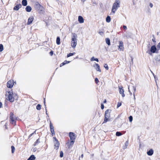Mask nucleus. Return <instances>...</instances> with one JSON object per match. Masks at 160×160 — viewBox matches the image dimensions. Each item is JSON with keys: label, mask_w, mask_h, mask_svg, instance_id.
Instances as JSON below:
<instances>
[{"label": "nucleus", "mask_w": 160, "mask_h": 160, "mask_svg": "<svg viewBox=\"0 0 160 160\" xmlns=\"http://www.w3.org/2000/svg\"><path fill=\"white\" fill-rule=\"evenodd\" d=\"M34 7L35 9L39 13H42L43 8L38 2H35L34 4Z\"/></svg>", "instance_id": "obj_1"}, {"label": "nucleus", "mask_w": 160, "mask_h": 160, "mask_svg": "<svg viewBox=\"0 0 160 160\" xmlns=\"http://www.w3.org/2000/svg\"><path fill=\"white\" fill-rule=\"evenodd\" d=\"M72 38L71 46L73 48H74L76 47L77 44V35L75 33H72Z\"/></svg>", "instance_id": "obj_2"}, {"label": "nucleus", "mask_w": 160, "mask_h": 160, "mask_svg": "<svg viewBox=\"0 0 160 160\" xmlns=\"http://www.w3.org/2000/svg\"><path fill=\"white\" fill-rule=\"evenodd\" d=\"M120 1L119 0H116L115 2L113 3L112 8V12L114 13H115L118 8L120 7Z\"/></svg>", "instance_id": "obj_3"}, {"label": "nucleus", "mask_w": 160, "mask_h": 160, "mask_svg": "<svg viewBox=\"0 0 160 160\" xmlns=\"http://www.w3.org/2000/svg\"><path fill=\"white\" fill-rule=\"evenodd\" d=\"M111 112V110L107 109L105 112V118L103 123L106 122L108 120V119L110 117V113Z\"/></svg>", "instance_id": "obj_4"}, {"label": "nucleus", "mask_w": 160, "mask_h": 160, "mask_svg": "<svg viewBox=\"0 0 160 160\" xmlns=\"http://www.w3.org/2000/svg\"><path fill=\"white\" fill-rule=\"evenodd\" d=\"M13 94V92L11 90L8 92H7L6 93V96H8V100L11 102H13L14 100V98L12 97Z\"/></svg>", "instance_id": "obj_5"}, {"label": "nucleus", "mask_w": 160, "mask_h": 160, "mask_svg": "<svg viewBox=\"0 0 160 160\" xmlns=\"http://www.w3.org/2000/svg\"><path fill=\"white\" fill-rule=\"evenodd\" d=\"M15 117H14V114L12 112H11L10 114V123L14 125H16V121L15 120Z\"/></svg>", "instance_id": "obj_6"}, {"label": "nucleus", "mask_w": 160, "mask_h": 160, "mask_svg": "<svg viewBox=\"0 0 160 160\" xmlns=\"http://www.w3.org/2000/svg\"><path fill=\"white\" fill-rule=\"evenodd\" d=\"M53 139L54 140V141H53L54 144V148H56V149L57 150L59 148L60 143L55 137H54L53 138Z\"/></svg>", "instance_id": "obj_7"}, {"label": "nucleus", "mask_w": 160, "mask_h": 160, "mask_svg": "<svg viewBox=\"0 0 160 160\" xmlns=\"http://www.w3.org/2000/svg\"><path fill=\"white\" fill-rule=\"evenodd\" d=\"M153 61L154 64H156V63H157L158 62L160 61V55H158L156 56Z\"/></svg>", "instance_id": "obj_8"}, {"label": "nucleus", "mask_w": 160, "mask_h": 160, "mask_svg": "<svg viewBox=\"0 0 160 160\" xmlns=\"http://www.w3.org/2000/svg\"><path fill=\"white\" fill-rule=\"evenodd\" d=\"M150 51L153 53L155 52L158 53V50H157L156 46L154 45L152 46L151 47Z\"/></svg>", "instance_id": "obj_9"}, {"label": "nucleus", "mask_w": 160, "mask_h": 160, "mask_svg": "<svg viewBox=\"0 0 160 160\" xmlns=\"http://www.w3.org/2000/svg\"><path fill=\"white\" fill-rule=\"evenodd\" d=\"M69 135L71 140H75L76 137L75 134L74 133L70 132L69 133Z\"/></svg>", "instance_id": "obj_10"}, {"label": "nucleus", "mask_w": 160, "mask_h": 160, "mask_svg": "<svg viewBox=\"0 0 160 160\" xmlns=\"http://www.w3.org/2000/svg\"><path fill=\"white\" fill-rule=\"evenodd\" d=\"M50 129L51 132L53 136V134H55V133L54 131V127L51 122L50 121Z\"/></svg>", "instance_id": "obj_11"}, {"label": "nucleus", "mask_w": 160, "mask_h": 160, "mask_svg": "<svg viewBox=\"0 0 160 160\" xmlns=\"http://www.w3.org/2000/svg\"><path fill=\"white\" fill-rule=\"evenodd\" d=\"M13 84V81H9L7 83V86L8 88H12V87Z\"/></svg>", "instance_id": "obj_12"}, {"label": "nucleus", "mask_w": 160, "mask_h": 160, "mask_svg": "<svg viewBox=\"0 0 160 160\" xmlns=\"http://www.w3.org/2000/svg\"><path fill=\"white\" fill-rule=\"evenodd\" d=\"M93 66L95 68V69L97 71H98L100 72H101V70L100 69V66L98 64L95 63Z\"/></svg>", "instance_id": "obj_13"}, {"label": "nucleus", "mask_w": 160, "mask_h": 160, "mask_svg": "<svg viewBox=\"0 0 160 160\" xmlns=\"http://www.w3.org/2000/svg\"><path fill=\"white\" fill-rule=\"evenodd\" d=\"M22 7V5L21 4H19L17 5L13 8V10H14L17 11L19 9Z\"/></svg>", "instance_id": "obj_14"}, {"label": "nucleus", "mask_w": 160, "mask_h": 160, "mask_svg": "<svg viewBox=\"0 0 160 160\" xmlns=\"http://www.w3.org/2000/svg\"><path fill=\"white\" fill-rule=\"evenodd\" d=\"M33 20V18L32 16L29 17L28 19V21L27 22L28 25L30 24L32 22Z\"/></svg>", "instance_id": "obj_15"}, {"label": "nucleus", "mask_w": 160, "mask_h": 160, "mask_svg": "<svg viewBox=\"0 0 160 160\" xmlns=\"http://www.w3.org/2000/svg\"><path fill=\"white\" fill-rule=\"evenodd\" d=\"M120 50H123V42L122 41H119V45L118 46Z\"/></svg>", "instance_id": "obj_16"}, {"label": "nucleus", "mask_w": 160, "mask_h": 160, "mask_svg": "<svg viewBox=\"0 0 160 160\" xmlns=\"http://www.w3.org/2000/svg\"><path fill=\"white\" fill-rule=\"evenodd\" d=\"M119 90L120 93L122 94V97H124L125 96V94L124 93V91L123 89H122V88H119Z\"/></svg>", "instance_id": "obj_17"}, {"label": "nucleus", "mask_w": 160, "mask_h": 160, "mask_svg": "<svg viewBox=\"0 0 160 160\" xmlns=\"http://www.w3.org/2000/svg\"><path fill=\"white\" fill-rule=\"evenodd\" d=\"M147 153L148 155L152 156L153 153V150L152 149H151L147 152Z\"/></svg>", "instance_id": "obj_18"}, {"label": "nucleus", "mask_w": 160, "mask_h": 160, "mask_svg": "<svg viewBox=\"0 0 160 160\" xmlns=\"http://www.w3.org/2000/svg\"><path fill=\"white\" fill-rule=\"evenodd\" d=\"M78 21L80 23H82L84 22V19L81 16H79L78 17Z\"/></svg>", "instance_id": "obj_19"}, {"label": "nucleus", "mask_w": 160, "mask_h": 160, "mask_svg": "<svg viewBox=\"0 0 160 160\" xmlns=\"http://www.w3.org/2000/svg\"><path fill=\"white\" fill-rule=\"evenodd\" d=\"M32 8L29 6H27L25 8L26 11L28 12H30L32 10Z\"/></svg>", "instance_id": "obj_20"}, {"label": "nucleus", "mask_w": 160, "mask_h": 160, "mask_svg": "<svg viewBox=\"0 0 160 160\" xmlns=\"http://www.w3.org/2000/svg\"><path fill=\"white\" fill-rule=\"evenodd\" d=\"M36 158V157L33 155H32L30 157L28 158L27 160H34Z\"/></svg>", "instance_id": "obj_21"}, {"label": "nucleus", "mask_w": 160, "mask_h": 160, "mask_svg": "<svg viewBox=\"0 0 160 160\" xmlns=\"http://www.w3.org/2000/svg\"><path fill=\"white\" fill-rule=\"evenodd\" d=\"M70 62L69 61H67V60L65 61L62 63H61L60 65V67H61L62 66L65 65L66 64L69 63Z\"/></svg>", "instance_id": "obj_22"}, {"label": "nucleus", "mask_w": 160, "mask_h": 160, "mask_svg": "<svg viewBox=\"0 0 160 160\" xmlns=\"http://www.w3.org/2000/svg\"><path fill=\"white\" fill-rule=\"evenodd\" d=\"M105 41L106 43L108 45V46H110L111 45L110 39L109 38H106L105 39Z\"/></svg>", "instance_id": "obj_23"}, {"label": "nucleus", "mask_w": 160, "mask_h": 160, "mask_svg": "<svg viewBox=\"0 0 160 160\" xmlns=\"http://www.w3.org/2000/svg\"><path fill=\"white\" fill-rule=\"evenodd\" d=\"M132 88H133V96H134V100L135 99V92H136V86H132Z\"/></svg>", "instance_id": "obj_24"}, {"label": "nucleus", "mask_w": 160, "mask_h": 160, "mask_svg": "<svg viewBox=\"0 0 160 160\" xmlns=\"http://www.w3.org/2000/svg\"><path fill=\"white\" fill-rule=\"evenodd\" d=\"M22 3L23 6H26L27 5V0H22Z\"/></svg>", "instance_id": "obj_25"}, {"label": "nucleus", "mask_w": 160, "mask_h": 160, "mask_svg": "<svg viewBox=\"0 0 160 160\" xmlns=\"http://www.w3.org/2000/svg\"><path fill=\"white\" fill-rule=\"evenodd\" d=\"M56 43L57 45H59L60 43V39L59 37H58L56 39Z\"/></svg>", "instance_id": "obj_26"}, {"label": "nucleus", "mask_w": 160, "mask_h": 160, "mask_svg": "<svg viewBox=\"0 0 160 160\" xmlns=\"http://www.w3.org/2000/svg\"><path fill=\"white\" fill-rule=\"evenodd\" d=\"M111 18L110 17L108 16L106 18V20L107 22H109L111 21Z\"/></svg>", "instance_id": "obj_27"}, {"label": "nucleus", "mask_w": 160, "mask_h": 160, "mask_svg": "<svg viewBox=\"0 0 160 160\" xmlns=\"http://www.w3.org/2000/svg\"><path fill=\"white\" fill-rule=\"evenodd\" d=\"M75 54V53L74 52H73V53H69V54H67V57L68 58L70 56L73 55Z\"/></svg>", "instance_id": "obj_28"}, {"label": "nucleus", "mask_w": 160, "mask_h": 160, "mask_svg": "<svg viewBox=\"0 0 160 160\" xmlns=\"http://www.w3.org/2000/svg\"><path fill=\"white\" fill-rule=\"evenodd\" d=\"M40 142L39 141V138H38V139H37L36 141L35 142L34 145V146H36Z\"/></svg>", "instance_id": "obj_29"}, {"label": "nucleus", "mask_w": 160, "mask_h": 160, "mask_svg": "<svg viewBox=\"0 0 160 160\" xmlns=\"http://www.w3.org/2000/svg\"><path fill=\"white\" fill-rule=\"evenodd\" d=\"M91 61H95L97 62H98V60L97 58H95L94 57H92L91 59Z\"/></svg>", "instance_id": "obj_30"}, {"label": "nucleus", "mask_w": 160, "mask_h": 160, "mask_svg": "<svg viewBox=\"0 0 160 160\" xmlns=\"http://www.w3.org/2000/svg\"><path fill=\"white\" fill-rule=\"evenodd\" d=\"M122 135V133L119 132H117L116 133V135L117 136H120Z\"/></svg>", "instance_id": "obj_31"}, {"label": "nucleus", "mask_w": 160, "mask_h": 160, "mask_svg": "<svg viewBox=\"0 0 160 160\" xmlns=\"http://www.w3.org/2000/svg\"><path fill=\"white\" fill-rule=\"evenodd\" d=\"M36 109L38 110H40L41 109V105L39 104H38L36 106Z\"/></svg>", "instance_id": "obj_32"}, {"label": "nucleus", "mask_w": 160, "mask_h": 160, "mask_svg": "<svg viewBox=\"0 0 160 160\" xmlns=\"http://www.w3.org/2000/svg\"><path fill=\"white\" fill-rule=\"evenodd\" d=\"M11 151H12V153H13L14 152L15 148V147L13 146H12L11 147Z\"/></svg>", "instance_id": "obj_33"}, {"label": "nucleus", "mask_w": 160, "mask_h": 160, "mask_svg": "<svg viewBox=\"0 0 160 160\" xmlns=\"http://www.w3.org/2000/svg\"><path fill=\"white\" fill-rule=\"evenodd\" d=\"M3 49V45L1 44H0V52H2Z\"/></svg>", "instance_id": "obj_34"}, {"label": "nucleus", "mask_w": 160, "mask_h": 160, "mask_svg": "<svg viewBox=\"0 0 160 160\" xmlns=\"http://www.w3.org/2000/svg\"><path fill=\"white\" fill-rule=\"evenodd\" d=\"M129 121L130 122H132L133 120V118L132 116H130L129 117Z\"/></svg>", "instance_id": "obj_35"}, {"label": "nucleus", "mask_w": 160, "mask_h": 160, "mask_svg": "<svg viewBox=\"0 0 160 160\" xmlns=\"http://www.w3.org/2000/svg\"><path fill=\"white\" fill-rule=\"evenodd\" d=\"M63 156V152L62 151H61L60 152V157L61 158H62Z\"/></svg>", "instance_id": "obj_36"}, {"label": "nucleus", "mask_w": 160, "mask_h": 160, "mask_svg": "<svg viewBox=\"0 0 160 160\" xmlns=\"http://www.w3.org/2000/svg\"><path fill=\"white\" fill-rule=\"evenodd\" d=\"M75 142V140H71V142H70V145H72Z\"/></svg>", "instance_id": "obj_37"}, {"label": "nucleus", "mask_w": 160, "mask_h": 160, "mask_svg": "<svg viewBox=\"0 0 160 160\" xmlns=\"http://www.w3.org/2000/svg\"><path fill=\"white\" fill-rule=\"evenodd\" d=\"M104 68H105V69L107 70H108V65L107 64H105L104 65Z\"/></svg>", "instance_id": "obj_38"}, {"label": "nucleus", "mask_w": 160, "mask_h": 160, "mask_svg": "<svg viewBox=\"0 0 160 160\" xmlns=\"http://www.w3.org/2000/svg\"><path fill=\"white\" fill-rule=\"evenodd\" d=\"M152 37L153 38L152 39V42H156L155 41V37H154V35H153Z\"/></svg>", "instance_id": "obj_39"}, {"label": "nucleus", "mask_w": 160, "mask_h": 160, "mask_svg": "<svg viewBox=\"0 0 160 160\" xmlns=\"http://www.w3.org/2000/svg\"><path fill=\"white\" fill-rule=\"evenodd\" d=\"M157 48H158V50H159L160 49V42H159L158 45L157 46Z\"/></svg>", "instance_id": "obj_40"}, {"label": "nucleus", "mask_w": 160, "mask_h": 160, "mask_svg": "<svg viewBox=\"0 0 160 160\" xmlns=\"http://www.w3.org/2000/svg\"><path fill=\"white\" fill-rule=\"evenodd\" d=\"M34 133H36V131H35L33 132L29 136L28 138H29L31 137Z\"/></svg>", "instance_id": "obj_41"}, {"label": "nucleus", "mask_w": 160, "mask_h": 160, "mask_svg": "<svg viewBox=\"0 0 160 160\" xmlns=\"http://www.w3.org/2000/svg\"><path fill=\"white\" fill-rule=\"evenodd\" d=\"M95 81L96 83H98V82H99L98 80V79L97 78H95Z\"/></svg>", "instance_id": "obj_42"}, {"label": "nucleus", "mask_w": 160, "mask_h": 160, "mask_svg": "<svg viewBox=\"0 0 160 160\" xmlns=\"http://www.w3.org/2000/svg\"><path fill=\"white\" fill-rule=\"evenodd\" d=\"M122 105V103L121 102H118L117 105V108H118L119 107H120Z\"/></svg>", "instance_id": "obj_43"}, {"label": "nucleus", "mask_w": 160, "mask_h": 160, "mask_svg": "<svg viewBox=\"0 0 160 160\" xmlns=\"http://www.w3.org/2000/svg\"><path fill=\"white\" fill-rule=\"evenodd\" d=\"M101 109H103V108H104V105L102 103L101 104Z\"/></svg>", "instance_id": "obj_44"}, {"label": "nucleus", "mask_w": 160, "mask_h": 160, "mask_svg": "<svg viewBox=\"0 0 160 160\" xmlns=\"http://www.w3.org/2000/svg\"><path fill=\"white\" fill-rule=\"evenodd\" d=\"M83 154H82L81 155V156L79 158V160H81V158H83Z\"/></svg>", "instance_id": "obj_45"}, {"label": "nucleus", "mask_w": 160, "mask_h": 160, "mask_svg": "<svg viewBox=\"0 0 160 160\" xmlns=\"http://www.w3.org/2000/svg\"><path fill=\"white\" fill-rule=\"evenodd\" d=\"M49 53L51 56H52L53 53V52L52 51H51Z\"/></svg>", "instance_id": "obj_46"}, {"label": "nucleus", "mask_w": 160, "mask_h": 160, "mask_svg": "<svg viewBox=\"0 0 160 160\" xmlns=\"http://www.w3.org/2000/svg\"><path fill=\"white\" fill-rule=\"evenodd\" d=\"M37 150V148H34L32 149V151L33 152H35Z\"/></svg>", "instance_id": "obj_47"}, {"label": "nucleus", "mask_w": 160, "mask_h": 160, "mask_svg": "<svg viewBox=\"0 0 160 160\" xmlns=\"http://www.w3.org/2000/svg\"><path fill=\"white\" fill-rule=\"evenodd\" d=\"M98 33L101 35H102V34L103 33V32L102 31L100 32H98Z\"/></svg>", "instance_id": "obj_48"}, {"label": "nucleus", "mask_w": 160, "mask_h": 160, "mask_svg": "<svg viewBox=\"0 0 160 160\" xmlns=\"http://www.w3.org/2000/svg\"><path fill=\"white\" fill-rule=\"evenodd\" d=\"M43 103H44V105L45 106V107H46V105L45 104V98L44 99Z\"/></svg>", "instance_id": "obj_49"}, {"label": "nucleus", "mask_w": 160, "mask_h": 160, "mask_svg": "<svg viewBox=\"0 0 160 160\" xmlns=\"http://www.w3.org/2000/svg\"><path fill=\"white\" fill-rule=\"evenodd\" d=\"M123 28L124 29H126L127 28V27L126 26H125V25H123Z\"/></svg>", "instance_id": "obj_50"}, {"label": "nucleus", "mask_w": 160, "mask_h": 160, "mask_svg": "<svg viewBox=\"0 0 160 160\" xmlns=\"http://www.w3.org/2000/svg\"><path fill=\"white\" fill-rule=\"evenodd\" d=\"M149 6L151 8H152L153 7V4L152 3H150L149 4Z\"/></svg>", "instance_id": "obj_51"}, {"label": "nucleus", "mask_w": 160, "mask_h": 160, "mask_svg": "<svg viewBox=\"0 0 160 160\" xmlns=\"http://www.w3.org/2000/svg\"><path fill=\"white\" fill-rule=\"evenodd\" d=\"M132 63V64H133V58H131V61Z\"/></svg>", "instance_id": "obj_52"}, {"label": "nucleus", "mask_w": 160, "mask_h": 160, "mask_svg": "<svg viewBox=\"0 0 160 160\" xmlns=\"http://www.w3.org/2000/svg\"><path fill=\"white\" fill-rule=\"evenodd\" d=\"M2 107V104L1 102H0V108Z\"/></svg>", "instance_id": "obj_53"}, {"label": "nucleus", "mask_w": 160, "mask_h": 160, "mask_svg": "<svg viewBox=\"0 0 160 160\" xmlns=\"http://www.w3.org/2000/svg\"><path fill=\"white\" fill-rule=\"evenodd\" d=\"M128 89H129V92L130 93V95H132V93L130 91L129 89V88L128 87Z\"/></svg>", "instance_id": "obj_54"}, {"label": "nucleus", "mask_w": 160, "mask_h": 160, "mask_svg": "<svg viewBox=\"0 0 160 160\" xmlns=\"http://www.w3.org/2000/svg\"><path fill=\"white\" fill-rule=\"evenodd\" d=\"M152 72V73L153 75V76H154V78L155 79H156V76H155V75H154V74L153 73H152V72Z\"/></svg>", "instance_id": "obj_55"}, {"label": "nucleus", "mask_w": 160, "mask_h": 160, "mask_svg": "<svg viewBox=\"0 0 160 160\" xmlns=\"http://www.w3.org/2000/svg\"><path fill=\"white\" fill-rule=\"evenodd\" d=\"M45 110H46V114L47 115H48V113H47V109H46V107H45Z\"/></svg>", "instance_id": "obj_56"}, {"label": "nucleus", "mask_w": 160, "mask_h": 160, "mask_svg": "<svg viewBox=\"0 0 160 160\" xmlns=\"http://www.w3.org/2000/svg\"><path fill=\"white\" fill-rule=\"evenodd\" d=\"M128 141H127L126 142H125V144L126 145H127V144H128Z\"/></svg>", "instance_id": "obj_57"}, {"label": "nucleus", "mask_w": 160, "mask_h": 160, "mask_svg": "<svg viewBox=\"0 0 160 160\" xmlns=\"http://www.w3.org/2000/svg\"><path fill=\"white\" fill-rule=\"evenodd\" d=\"M149 54L151 55L152 52H151L150 51L149 52H148Z\"/></svg>", "instance_id": "obj_58"}, {"label": "nucleus", "mask_w": 160, "mask_h": 160, "mask_svg": "<svg viewBox=\"0 0 160 160\" xmlns=\"http://www.w3.org/2000/svg\"><path fill=\"white\" fill-rule=\"evenodd\" d=\"M106 102V100L105 99L104 101H103V103H105Z\"/></svg>", "instance_id": "obj_59"}, {"label": "nucleus", "mask_w": 160, "mask_h": 160, "mask_svg": "<svg viewBox=\"0 0 160 160\" xmlns=\"http://www.w3.org/2000/svg\"><path fill=\"white\" fill-rule=\"evenodd\" d=\"M83 2H84L86 0H81Z\"/></svg>", "instance_id": "obj_60"}, {"label": "nucleus", "mask_w": 160, "mask_h": 160, "mask_svg": "<svg viewBox=\"0 0 160 160\" xmlns=\"http://www.w3.org/2000/svg\"><path fill=\"white\" fill-rule=\"evenodd\" d=\"M94 4H96V2L94 3Z\"/></svg>", "instance_id": "obj_61"}]
</instances>
